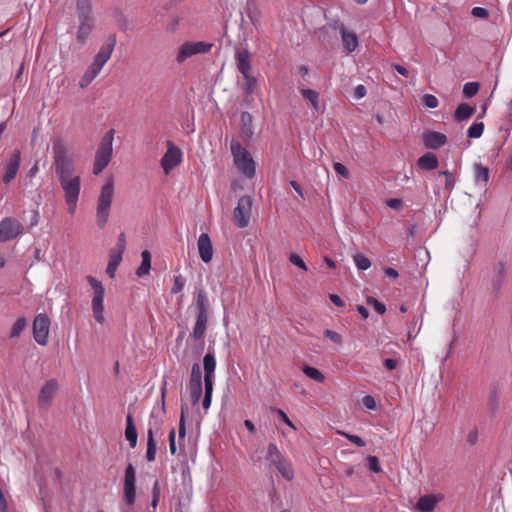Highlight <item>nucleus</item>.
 <instances>
[{
	"label": "nucleus",
	"mask_w": 512,
	"mask_h": 512,
	"mask_svg": "<svg viewBox=\"0 0 512 512\" xmlns=\"http://www.w3.org/2000/svg\"><path fill=\"white\" fill-rule=\"evenodd\" d=\"M52 152L55 172L64 192H80V177L75 173L73 154L61 140L54 142Z\"/></svg>",
	"instance_id": "obj_1"
},
{
	"label": "nucleus",
	"mask_w": 512,
	"mask_h": 512,
	"mask_svg": "<svg viewBox=\"0 0 512 512\" xmlns=\"http://www.w3.org/2000/svg\"><path fill=\"white\" fill-rule=\"evenodd\" d=\"M116 45V36L111 34L107 37L105 43L100 47L98 53L94 56L91 65L87 68L79 81L81 88H86L99 75L103 66L111 58Z\"/></svg>",
	"instance_id": "obj_2"
},
{
	"label": "nucleus",
	"mask_w": 512,
	"mask_h": 512,
	"mask_svg": "<svg viewBox=\"0 0 512 512\" xmlns=\"http://www.w3.org/2000/svg\"><path fill=\"white\" fill-rule=\"evenodd\" d=\"M114 133L113 129L107 131L100 141L93 166V173L95 175L100 174L112 158Z\"/></svg>",
	"instance_id": "obj_3"
},
{
	"label": "nucleus",
	"mask_w": 512,
	"mask_h": 512,
	"mask_svg": "<svg viewBox=\"0 0 512 512\" xmlns=\"http://www.w3.org/2000/svg\"><path fill=\"white\" fill-rule=\"evenodd\" d=\"M231 153L236 167L248 178L255 175V162L250 153L237 141H232Z\"/></svg>",
	"instance_id": "obj_4"
},
{
	"label": "nucleus",
	"mask_w": 512,
	"mask_h": 512,
	"mask_svg": "<svg viewBox=\"0 0 512 512\" xmlns=\"http://www.w3.org/2000/svg\"><path fill=\"white\" fill-rule=\"evenodd\" d=\"M212 47V43L204 41H186L179 46L175 61L177 64H183L188 58L210 52Z\"/></svg>",
	"instance_id": "obj_5"
},
{
	"label": "nucleus",
	"mask_w": 512,
	"mask_h": 512,
	"mask_svg": "<svg viewBox=\"0 0 512 512\" xmlns=\"http://www.w3.org/2000/svg\"><path fill=\"white\" fill-rule=\"evenodd\" d=\"M87 281L91 285L94 294L92 298V311H93V317L94 319L100 323L103 324L105 321L104 318V295H105V289L100 281L95 279L93 276L89 275L87 276Z\"/></svg>",
	"instance_id": "obj_6"
},
{
	"label": "nucleus",
	"mask_w": 512,
	"mask_h": 512,
	"mask_svg": "<svg viewBox=\"0 0 512 512\" xmlns=\"http://www.w3.org/2000/svg\"><path fill=\"white\" fill-rule=\"evenodd\" d=\"M253 200L249 195H244L238 200L234 209L233 217L237 227L245 228L248 226L252 213Z\"/></svg>",
	"instance_id": "obj_7"
},
{
	"label": "nucleus",
	"mask_w": 512,
	"mask_h": 512,
	"mask_svg": "<svg viewBox=\"0 0 512 512\" xmlns=\"http://www.w3.org/2000/svg\"><path fill=\"white\" fill-rule=\"evenodd\" d=\"M167 150L161 158V167L166 175L182 162V151L172 141H166Z\"/></svg>",
	"instance_id": "obj_8"
},
{
	"label": "nucleus",
	"mask_w": 512,
	"mask_h": 512,
	"mask_svg": "<svg viewBox=\"0 0 512 512\" xmlns=\"http://www.w3.org/2000/svg\"><path fill=\"white\" fill-rule=\"evenodd\" d=\"M136 472L131 463H129L125 470L124 484H123V499L124 502L132 506L136 499Z\"/></svg>",
	"instance_id": "obj_9"
},
{
	"label": "nucleus",
	"mask_w": 512,
	"mask_h": 512,
	"mask_svg": "<svg viewBox=\"0 0 512 512\" xmlns=\"http://www.w3.org/2000/svg\"><path fill=\"white\" fill-rule=\"evenodd\" d=\"M59 390V383L56 379H49L42 386L38 394V406L42 410H48Z\"/></svg>",
	"instance_id": "obj_10"
},
{
	"label": "nucleus",
	"mask_w": 512,
	"mask_h": 512,
	"mask_svg": "<svg viewBox=\"0 0 512 512\" xmlns=\"http://www.w3.org/2000/svg\"><path fill=\"white\" fill-rule=\"evenodd\" d=\"M50 330V320L45 314H38L33 321V337L39 345H46Z\"/></svg>",
	"instance_id": "obj_11"
},
{
	"label": "nucleus",
	"mask_w": 512,
	"mask_h": 512,
	"mask_svg": "<svg viewBox=\"0 0 512 512\" xmlns=\"http://www.w3.org/2000/svg\"><path fill=\"white\" fill-rule=\"evenodd\" d=\"M22 224L11 217H6L0 222V242H7L16 238L22 232Z\"/></svg>",
	"instance_id": "obj_12"
},
{
	"label": "nucleus",
	"mask_w": 512,
	"mask_h": 512,
	"mask_svg": "<svg viewBox=\"0 0 512 512\" xmlns=\"http://www.w3.org/2000/svg\"><path fill=\"white\" fill-rule=\"evenodd\" d=\"M112 204V194H100L97 203L96 224L102 229L105 227Z\"/></svg>",
	"instance_id": "obj_13"
},
{
	"label": "nucleus",
	"mask_w": 512,
	"mask_h": 512,
	"mask_svg": "<svg viewBox=\"0 0 512 512\" xmlns=\"http://www.w3.org/2000/svg\"><path fill=\"white\" fill-rule=\"evenodd\" d=\"M79 25L76 31V40L79 44L83 45L91 35L94 25V16L78 17Z\"/></svg>",
	"instance_id": "obj_14"
},
{
	"label": "nucleus",
	"mask_w": 512,
	"mask_h": 512,
	"mask_svg": "<svg viewBox=\"0 0 512 512\" xmlns=\"http://www.w3.org/2000/svg\"><path fill=\"white\" fill-rule=\"evenodd\" d=\"M423 144L429 149H439L447 142L445 134L437 131H425L422 135Z\"/></svg>",
	"instance_id": "obj_15"
},
{
	"label": "nucleus",
	"mask_w": 512,
	"mask_h": 512,
	"mask_svg": "<svg viewBox=\"0 0 512 512\" xmlns=\"http://www.w3.org/2000/svg\"><path fill=\"white\" fill-rule=\"evenodd\" d=\"M197 246L201 260L205 263H209L213 258V246L207 233L200 234Z\"/></svg>",
	"instance_id": "obj_16"
},
{
	"label": "nucleus",
	"mask_w": 512,
	"mask_h": 512,
	"mask_svg": "<svg viewBox=\"0 0 512 512\" xmlns=\"http://www.w3.org/2000/svg\"><path fill=\"white\" fill-rule=\"evenodd\" d=\"M20 166V152L14 151L6 165V170L3 175V182L9 183L13 180L18 172Z\"/></svg>",
	"instance_id": "obj_17"
},
{
	"label": "nucleus",
	"mask_w": 512,
	"mask_h": 512,
	"mask_svg": "<svg viewBox=\"0 0 512 512\" xmlns=\"http://www.w3.org/2000/svg\"><path fill=\"white\" fill-rule=\"evenodd\" d=\"M338 29L341 34L342 42L345 50L348 53H352L358 47V37L354 32L347 31L343 24H339Z\"/></svg>",
	"instance_id": "obj_18"
},
{
	"label": "nucleus",
	"mask_w": 512,
	"mask_h": 512,
	"mask_svg": "<svg viewBox=\"0 0 512 512\" xmlns=\"http://www.w3.org/2000/svg\"><path fill=\"white\" fill-rule=\"evenodd\" d=\"M204 368V384L213 385L214 371L216 368L215 356L212 353H207L203 359Z\"/></svg>",
	"instance_id": "obj_19"
},
{
	"label": "nucleus",
	"mask_w": 512,
	"mask_h": 512,
	"mask_svg": "<svg viewBox=\"0 0 512 512\" xmlns=\"http://www.w3.org/2000/svg\"><path fill=\"white\" fill-rule=\"evenodd\" d=\"M250 52L247 49H238L236 51L237 68L243 76L251 72Z\"/></svg>",
	"instance_id": "obj_20"
},
{
	"label": "nucleus",
	"mask_w": 512,
	"mask_h": 512,
	"mask_svg": "<svg viewBox=\"0 0 512 512\" xmlns=\"http://www.w3.org/2000/svg\"><path fill=\"white\" fill-rule=\"evenodd\" d=\"M436 181L439 185V188L444 190H452L455 185V177L452 173L448 171L439 172L436 178Z\"/></svg>",
	"instance_id": "obj_21"
},
{
	"label": "nucleus",
	"mask_w": 512,
	"mask_h": 512,
	"mask_svg": "<svg viewBox=\"0 0 512 512\" xmlns=\"http://www.w3.org/2000/svg\"><path fill=\"white\" fill-rule=\"evenodd\" d=\"M196 315L208 316L209 301L205 291L199 290L196 295Z\"/></svg>",
	"instance_id": "obj_22"
},
{
	"label": "nucleus",
	"mask_w": 512,
	"mask_h": 512,
	"mask_svg": "<svg viewBox=\"0 0 512 512\" xmlns=\"http://www.w3.org/2000/svg\"><path fill=\"white\" fill-rule=\"evenodd\" d=\"M208 322V316L196 315L195 325L192 331V337L200 340L204 337Z\"/></svg>",
	"instance_id": "obj_23"
},
{
	"label": "nucleus",
	"mask_w": 512,
	"mask_h": 512,
	"mask_svg": "<svg viewBox=\"0 0 512 512\" xmlns=\"http://www.w3.org/2000/svg\"><path fill=\"white\" fill-rule=\"evenodd\" d=\"M418 166L424 170H434L438 166V158L435 154L427 152L418 159Z\"/></svg>",
	"instance_id": "obj_24"
},
{
	"label": "nucleus",
	"mask_w": 512,
	"mask_h": 512,
	"mask_svg": "<svg viewBox=\"0 0 512 512\" xmlns=\"http://www.w3.org/2000/svg\"><path fill=\"white\" fill-rule=\"evenodd\" d=\"M125 437L128 440L130 447L135 448L137 445V430L130 414L126 419Z\"/></svg>",
	"instance_id": "obj_25"
},
{
	"label": "nucleus",
	"mask_w": 512,
	"mask_h": 512,
	"mask_svg": "<svg viewBox=\"0 0 512 512\" xmlns=\"http://www.w3.org/2000/svg\"><path fill=\"white\" fill-rule=\"evenodd\" d=\"M274 467L277 471L282 475V477L288 481H291L294 478V470L293 467L286 458H284L279 463L275 464Z\"/></svg>",
	"instance_id": "obj_26"
},
{
	"label": "nucleus",
	"mask_w": 512,
	"mask_h": 512,
	"mask_svg": "<svg viewBox=\"0 0 512 512\" xmlns=\"http://www.w3.org/2000/svg\"><path fill=\"white\" fill-rule=\"evenodd\" d=\"M475 112V108L467 103H461L455 110L454 118L457 121H463L470 118Z\"/></svg>",
	"instance_id": "obj_27"
},
{
	"label": "nucleus",
	"mask_w": 512,
	"mask_h": 512,
	"mask_svg": "<svg viewBox=\"0 0 512 512\" xmlns=\"http://www.w3.org/2000/svg\"><path fill=\"white\" fill-rule=\"evenodd\" d=\"M285 457L279 451L277 445L275 443H270L267 448L266 460L269 462L270 466H274L275 464L282 461Z\"/></svg>",
	"instance_id": "obj_28"
},
{
	"label": "nucleus",
	"mask_w": 512,
	"mask_h": 512,
	"mask_svg": "<svg viewBox=\"0 0 512 512\" xmlns=\"http://www.w3.org/2000/svg\"><path fill=\"white\" fill-rule=\"evenodd\" d=\"M142 262L136 271L137 276L143 277L148 275L151 269V253L148 250H144L141 253Z\"/></svg>",
	"instance_id": "obj_29"
},
{
	"label": "nucleus",
	"mask_w": 512,
	"mask_h": 512,
	"mask_svg": "<svg viewBox=\"0 0 512 512\" xmlns=\"http://www.w3.org/2000/svg\"><path fill=\"white\" fill-rule=\"evenodd\" d=\"M436 499L434 496L425 495L422 496L417 502V509L421 512H431L436 506Z\"/></svg>",
	"instance_id": "obj_30"
},
{
	"label": "nucleus",
	"mask_w": 512,
	"mask_h": 512,
	"mask_svg": "<svg viewBox=\"0 0 512 512\" xmlns=\"http://www.w3.org/2000/svg\"><path fill=\"white\" fill-rule=\"evenodd\" d=\"M77 17L94 16L91 0H75Z\"/></svg>",
	"instance_id": "obj_31"
},
{
	"label": "nucleus",
	"mask_w": 512,
	"mask_h": 512,
	"mask_svg": "<svg viewBox=\"0 0 512 512\" xmlns=\"http://www.w3.org/2000/svg\"><path fill=\"white\" fill-rule=\"evenodd\" d=\"M121 261H122V255L121 254H118V253L110 251V253H109V262H108V265H107L106 273L111 278H113L115 276V271H116V269H117V267H118V265L120 264Z\"/></svg>",
	"instance_id": "obj_32"
},
{
	"label": "nucleus",
	"mask_w": 512,
	"mask_h": 512,
	"mask_svg": "<svg viewBox=\"0 0 512 512\" xmlns=\"http://www.w3.org/2000/svg\"><path fill=\"white\" fill-rule=\"evenodd\" d=\"M240 120L243 134L248 138L251 137L254 133L251 114L248 112H242Z\"/></svg>",
	"instance_id": "obj_33"
},
{
	"label": "nucleus",
	"mask_w": 512,
	"mask_h": 512,
	"mask_svg": "<svg viewBox=\"0 0 512 512\" xmlns=\"http://www.w3.org/2000/svg\"><path fill=\"white\" fill-rule=\"evenodd\" d=\"M156 457V442L154 440V435L152 429L148 430L147 433V451H146V459L149 462L155 460Z\"/></svg>",
	"instance_id": "obj_34"
},
{
	"label": "nucleus",
	"mask_w": 512,
	"mask_h": 512,
	"mask_svg": "<svg viewBox=\"0 0 512 512\" xmlns=\"http://www.w3.org/2000/svg\"><path fill=\"white\" fill-rule=\"evenodd\" d=\"M302 96L307 99L315 111L319 110V93L315 90L303 88L300 89Z\"/></svg>",
	"instance_id": "obj_35"
},
{
	"label": "nucleus",
	"mask_w": 512,
	"mask_h": 512,
	"mask_svg": "<svg viewBox=\"0 0 512 512\" xmlns=\"http://www.w3.org/2000/svg\"><path fill=\"white\" fill-rule=\"evenodd\" d=\"M303 373L309 377L310 379L318 382L323 383L325 381L324 374L317 368L311 367V366H304L302 368Z\"/></svg>",
	"instance_id": "obj_36"
},
{
	"label": "nucleus",
	"mask_w": 512,
	"mask_h": 512,
	"mask_svg": "<svg viewBox=\"0 0 512 512\" xmlns=\"http://www.w3.org/2000/svg\"><path fill=\"white\" fill-rule=\"evenodd\" d=\"M189 394L192 404H197L202 396V383H189Z\"/></svg>",
	"instance_id": "obj_37"
},
{
	"label": "nucleus",
	"mask_w": 512,
	"mask_h": 512,
	"mask_svg": "<svg viewBox=\"0 0 512 512\" xmlns=\"http://www.w3.org/2000/svg\"><path fill=\"white\" fill-rule=\"evenodd\" d=\"M353 261L359 270H367L371 267V261L362 253H356L353 255Z\"/></svg>",
	"instance_id": "obj_38"
},
{
	"label": "nucleus",
	"mask_w": 512,
	"mask_h": 512,
	"mask_svg": "<svg viewBox=\"0 0 512 512\" xmlns=\"http://www.w3.org/2000/svg\"><path fill=\"white\" fill-rule=\"evenodd\" d=\"M484 131V123L483 122H475L473 123L467 131V136L469 138H480Z\"/></svg>",
	"instance_id": "obj_39"
},
{
	"label": "nucleus",
	"mask_w": 512,
	"mask_h": 512,
	"mask_svg": "<svg viewBox=\"0 0 512 512\" xmlns=\"http://www.w3.org/2000/svg\"><path fill=\"white\" fill-rule=\"evenodd\" d=\"M26 326H27L26 319L24 317L18 318L12 327L10 337L11 338L18 337L21 334V332L25 329Z\"/></svg>",
	"instance_id": "obj_40"
},
{
	"label": "nucleus",
	"mask_w": 512,
	"mask_h": 512,
	"mask_svg": "<svg viewBox=\"0 0 512 512\" xmlns=\"http://www.w3.org/2000/svg\"><path fill=\"white\" fill-rule=\"evenodd\" d=\"M475 179L480 182H487L489 179V169L480 164L475 165Z\"/></svg>",
	"instance_id": "obj_41"
},
{
	"label": "nucleus",
	"mask_w": 512,
	"mask_h": 512,
	"mask_svg": "<svg viewBox=\"0 0 512 512\" xmlns=\"http://www.w3.org/2000/svg\"><path fill=\"white\" fill-rule=\"evenodd\" d=\"M184 286H185V279L183 278V276L180 274L174 275L171 293L172 294L180 293L183 290Z\"/></svg>",
	"instance_id": "obj_42"
},
{
	"label": "nucleus",
	"mask_w": 512,
	"mask_h": 512,
	"mask_svg": "<svg viewBox=\"0 0 512 512\" xmlns=\"http://www.w3.org/2000/svg\"><path fill=\"white\" fill-rule=\"evenodd\" d=\"M243 77L245 80V83L243 85V89H244L245 93L246 94L253 93L257 86V81H256L255 77H253L251 74H248L247 76H243Z\"/></svg>",
	"instance_id": "obj_43"
},
{
	"label": "nucleus",
	"mask_w": 512,
	"mask_h": 512,
	"mask_svg": "<svg viewBox=\"0 0 512 512\" xmlns=\"http://www.w3.org/2000/svg\"><path fill=\"white\" fill-rule=\"evenodd\" d=\"M479 90V84L477 82H467L463 86V94L470 98L477 94Z\"/></svg>",
	"instance_id": "obj_44"
},
{
	"label": "nucleus",
	"mask_w": 512,
	"mask_h": 512,
	"mask_svg": "<svg viewBox=\"0 0 512 512\" xmlns=\"http://www.w3.org/2000/svg\"><path fill=\"white\" fill-rule=\"evenodd\" d=\"M323 335L336 345H342L343 343L342 335L336 331L326 329L324 330Z\"/></svg>",
	"instance_id": "obj_45"
},
{
	"label": "nucleus",
	"mask_w": 512,
	"mask_h": 512,
	"mask_svg": "<svg viewBox=\"0 0 512 512\" xmlns=\"http://www.w3.org/2000/svg\"><path fill=\"white\" fill-rule=\"evenodd\" d=\"M189 383H202V372L197 363L192 365Z\"/></svg>",
	"instance_id": "obj_46"
},
{
	"label": "nucleus",
	"mask_w": 512,
	"mask_h": 512,
	"mask_svg": "<svg viewBox=\"0 0 512 512\" xmlns=\"http://www.w3.org/2000/svg\"><path fill=\"white\" fill-rule=\"evenodd\" d=\"M125 248H126V238H125V234L124 233H121L119 236H118V241L115 245V247H113L110 251L112 252H115V253H118V254H123V252L125 251Z\"/></svg>",
	"instance_id": "obj_47"
},
{
	"label": "nucleus",
	"mask_w": 512,
	"mask_h": 512,
	"mask_svg": "<svg viewBox=\"0 0 512 512\" xmlns=\"http://www.w3.org/2000/svg\"><path fill=\"white\" fill-rule=\"evenodd\" d=\"M204 385H205V394H204V399H203L202 405H203V408L207 410L210 407L211 401H212L213 385H208V384H204Z\"/></svg>",
	"instance_id": "obj_48"
},
{
	"label": "nucleus",
	"mask_w": 512,
	"mask_h": 512,
	"mask_svg": "<svg viewBox=\"0 0 512 512\" xmlns=\"http://www.w3.org/2000/svg\"><path fill=\"white\" fill-rule=\"evenodd\" d=\"M422 103L427 108L433 109V108H436L438 106L439 101H438L436 96H434L432 94H426L422 98Z\"/></svg>",
	"instance_id": "obj_49"
},
{
	"label": "nucleus",
	"mask_w": 512,
	"mask_h": 512,
	"mask_svg": "<svg viewBox=\"0 0 512 512\" xmlns=\"http://www.w3.org/2000/svg\"><path fill=\"white\" fill-rule=\"evenodd\" d=\"M367 304L372 306L379 314H384L386 312L385 305L383 303L379 302L374 297H368Z\"/></svg>",
	"instance_id": "obj_50"
},
{
	"label": "nucleus",
	"mask_w": 512,
	"mask_h": 512,
	"mask_svg": "<svg viewBox=\"0 0 512 512\" xmlns=\"http://www.w3.org/2000/svg\"><path fill=\"white\" fill-rule=\"evenodd\" d=\"M78 195L79 194H66V204L71 214H73L76 210Z\"/></svg>",
	"instance_id": "obj_51"
},
{
	"label": "nucleus",
	"mask_w": 512,
	"mask_h": 512,
	"mask_svg": "<svg viewBox=\"0 0 512 512\" xmlns=\"http://www.w3.org/2000/svg\"><path fill=\"white\" fill-rule=\"evenodd\" d=\"M160 499V485L158 481H155L152 488V502L151 506L155 510Z\"/></svg>",
	"instance_id": "obj_52"
},
{
	"label": "nucleus",
	"mask_w": 512,
	"mask_h": 512,
	"mask_svg": "<svg viewBox=\"0 0 512 512\" xmlns=\"http://www.w3.org/2000/svg\"><path fill=\"white\" fill-rule=\"evenodd\" d=\"M367 462H368V468L375 472V473H380L381 472V466L379 464V460L376 456H369L367 458Z\"/></svg>",
	"instance_id": "obj_53"
},
{
	"label": "nucleus",
	"mask_w": 512,
	"mask_h": 512,
	"mask_svg": "<svg viewBox=\"0 0 512 512\" xmlns=\"http://www.w3.org/2000/svg\"><path fill=\"white\" fill-rule=\"evenodd\" d=\"M289 261L293 265L297 266L298 268H300V269H302L304 271H307V269H308L306 264H305V262L302 260V258L299 255L295 254V253H292L289 256Z\"/></svg>",
	"instance_id": "obj_54"
},
{
	"label": "nucleus",
	"mask_w": 512,
	"mask_h": 512,
	"mask_svg": "<svg viewBox=\"0 0 512 512\" xmlns=\"http://www.w3.org/2000/svg\"><path fill=\"white\" fill-rule=\"evenodd\" d=\"M272 411H274L286 425H288L293 430H296L295 425L291 422V420L283 410L278 408H272Z\"/></svg>",
	"instance_id": "obj_55"
},
{
	"label": "nucleus",
	"mask_w": 512,
	"mask_h": 512,
	"mask_svg": "<svg viewBox=\"0 0 512 512\" xmlns=\"http://www.w3.org/2000/svg\"><path fill=\"white\" fill-rule=\"evenodd\" d=\"M333 168L338 175H340L346 179L349 178V171L344 164H342L340 162H335L333 164Z\"/></svg>",
	"instance_id": "obj_56"
},
{
	"label": "nucleus",
	"mask_w": 512,
	"mask_h": 512,
	"mask_svg": "<svg viewBox=\"0 0 512 512\" xmlns=\"http://www.w3.org/2000/svg\"><path fill=\"white\" fill-rule=\"evenodd\" d=\"M341 435H343L344 437H346L350 442H352L353 444L357 445L358 447H364L365 446V442L362 440L361 437L357 436V435H353V434H348V433H345V432H339Z\"/></svg>",
	"instance_id": "obj_57"
},
{
	"label": "nucleus",
	"mask_w": 512,
	"mask_h": 512,
	"mask_svg": "<svg viewBox=\"0 0 512 512\" xmlns=\"http://www.w3.org/2000/svg\"><path fill=\"white\" fill-rule=\"evenodd\" d=\"M362 403L369 410H375L377 407L374 397L370 395L364 396L362 399Z\"/></svg>",
	"instance_id": "obj_58"
},
{
	"label": "nucleus",
	"mask_w": 512,
	"mask_h": 512,
	"mask_svg": "<svg viewBox=\"0 0 512 512\" xmlns=\"http://www.w3.org/2000/svg\"><path fill=\"white\" fill-rule=\"evenodd\" d=\"M471 14L474 16V17H479V18H488L489 16V11L483 7H474L471 11Z\"/></svg>",
	"instance_id": "obj_59"
},
{
	"label": "nucleus",
	"mask_w": 512,
	"mask_h": 512,
	"mask_svg": "<svg viewBox=\"0 0 512 512\" xmlns=\"http://www.w3.org/2000/svg\"><path fill=\"white\" fill-rule=\"evenodd\" d=\"M169 449L172 455L176 454V442H175V429L172 428L169 432Z\"/></svg>",
	"instance_id": "obj_60"
},
{
	"label": "nucleus",
	"mask_w": 512,
	"mask_h": 512,
	"mask_svg": "<svg viewBox=\"0 0 512 512\" xmlns=\"http://www.w3.org/2000/svg\"><path fill=\"white\" fill-rule=\"evenodd\" d=\"M402 200L399 198H392L386 201V205L394 210H399L402 208Z\"/></svg>",
	"instance_id": "obj_61"
},
{
	"label": "nucleus",
	"mask_w": 512,
	"mask_h": 512,
	"mask_svg": "<svg viewBox=\"0 0 512 512\" xmlns=\"http://www.w3.org/2000/svg\"><path fill=\"white\" fill-rule=\"evenodd\" d=\"M178 434L179 438H184L186 434V427H185V416L184 412H181L180 421H179V427H178Z\"/></svg>",
	"instance_id": "obj_62"
},
{
	"label": "nucleus",
	"mask_w": 512,
	"mask_h": 512,
	"mask_svg": "<svg viewBox=\"0 0 512 512\" xmlns=\"http://www.w3.org/2000/svg\"><path fill=\"white\" fill-rule=\"evenodd\" d=\"M495 271L497 273V277L505 279L506 277V266L503 262H498L495 266Z\"/></svg>",
	"instance_id": "obj_63"
},
{
	"label": "nucleus",
	"mask_w": 512,
	"mask_h": 512,
	"mask_svg": "<svg viewBox=\"0 0 512 512\" xmlns=\"http://www.w3.org/2000/svg\"><path fill=\"white\" fill-rule=\"evenodd\" d=\"M366 93H367V90H366L364 85L360 84V85L355 87V90H354L355 98L361 99V98H363L366 95Z\"/></svg>",
	"instance_id": "obj_64"
}]
</instances>
